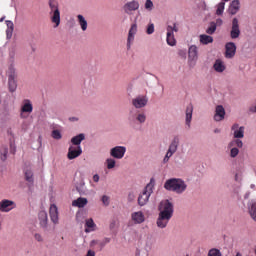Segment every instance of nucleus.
<instances>
[{"label":"nucleus","instance_id":"4","mask_svg":"<svg viewBox=\"0 0 256 256\" xmlns=\"http://www.w3.org/2000/svg\"><path fill=\"white\" fill-rule=\"evenodd\" d=\"M147 121V115L145 113L140 112L137 109H132L129 112L128 115V122L130 125H136V123H139L140 125H143Z\"/></svg>","mask_w":256,"mask_h":256},{"label":"nucleus","instance_id":"44","mask_svg":"<svg viewBox=\"0 0 256 256\" xmlns=\"http://www.w3.org/2000/svg\"><path fill=\"white\" fill-rule=\"evenodd\" d=\"M52 137H53V139H57V140L61 139V137H62L61 132L59 130H53Z\"/></svg>","mask_w":256,"mask_h":256},{"label":"nucleus","instance_id":"54","mask_svg":"<svg viewBox=\"0 0 256 256\" xmlns=\"http://www.w3.org/2000/svg\"><path fill=\"white\" fill-rule=\"evenodd\" d=\"M3 21H5V17H2V18L0 19V23H3Z\"/></svg>","mask_w":256,"mask_h":256},{"label":"nucleus","instance_id":"28","mask_svg":"<svg viewBox=\"0 0 256 256\" xmlns=\"http://www.w3.org/2000/svg\"><path fill=\"white\" fill-rule=\"evenodd\" d=\"M77 22L78 25H80L82 31H86L87 27H89V24L87 23V20L85 19L84 15H77Z\"/></svg>","mask_w":256,"mask_h":256},{"label":"nucleus","instance_id":"35","mask_svg":"<svg viewBox=\"0 0 256 256\" xmlns=\"http://www.w3.org/2000/svg\"><path fill=\"white\" fill-rule=\"evenodd\" d=\"M249 214L252 217L253 221L256 222V202H254L249 210Z\"/></svg>","mask_w":256,"mask_h":256},{"label":"nucleus","instance_id":"52","mask_svg":"<svg viewBox=\"0 0 256 256\" xmlns=\"http://www.w3.org/2000/svg\"><path fill=\"white\" fill-rule=\"evenodd\" d=\"M86 256H95V251L88 250Z\"/></svg>","mask_w":256,"mask_h":256},{"label":"nucleus","instance_id":"13","mask_svg":"<svg viewBox=\"0 0 256 256\" xmlns=\"http://www.w3.org/2000/svg\"><path fill=\"white\" fill-rule=\"evenodd\" d=\"M81 153H83L81 146H70L68 149L67 158L72 161V159H77V157H80Z\"/></svg>","mask_w":256,"mask_h":256},{"label":"nucleus","instance_id":"26","mask_svg":"<svg viewBox=\"0 0 256 256\" xmlns=\"http://www.w3.org/2000/svg\"><path fill=\"white\" fill-rule=\"evenodd\" d=\"M87 203H89L87 198L79 197L72 202V207H78L79 209H82L85 207V205H87Z\"/></svg>","mask_w":256,"mask_h":256},{"label":"nucleus","instance_id":"56","mask_svg":"<svg viewBox=\"0 0 256 256\" xmlns=\"http://www.w3.org/2000/svg\"><path fill=\"white\" fill-rule=\"evenodd\" d=\"M236 256H242V255H241V253L238 252V253L236 254Z\"/></svg>","mask_w":256,"mask_h":256},{"label":"nucleus","instance_id":"51","mask_svg":"<svg viewBox=\"0 0 256 256\" xmlns=\"http://www.w3.org/2000/svg\"><path fill=\"white\" fill-rule=\"evenodd\" d=\"M93 181H94L95 183H99V175H98V174H95V175L93 176Z\"/></svg>","mask_w":256,"mask_h":256},{"label":"nucleus","instance_id":"36","mask_svg":"<svg viewBox=\"0 0 256 256\" xmlns=\"http://www.w3.org/2000/svg\"><path fill=\"white\" fill-rule=\"evenodd\" d=\"M101 201H102L104 207H109V205L111 203V198L107 195H103L101 197Z\"/></svg>","mask_w":256,"mask_h":256},{"label":"nucleus","instance_id":"38","mask_svg":"<svg viewBox=\"0 0 256 256\" xmlns=\"http://www.w3.org/2000/svg\"><path fill=\"white\" fill-rule=\"evenodd\" d=\"M236 145V147H238L239 149L243 148V141L241 140V138H235V140H233L229 145L231 147V145Z\"/></svg>","mask_w":256,"mask_h":256},{"label":"nucleus","instance_id":"9","mask_svg":"<svg viewBox=\"0 0 256 256\" xmlns=\"http://www.w3.org/2000/svg\"><path fill=\"white\" fill-rule=\"evenodd\" d=\"M240 35H241V28L239 27V19L233 18L232 26L230 30V37L231 39H239Z\"/></svg>","mask_w":256,"mask_h":256},{"label":"nucleus","instance_id":"33","mask_svg":"<svg viewBox=\"0 0 256 256\" xmlns=\"http://www.w3.org/2000/svg\"><path fill=\"white\" fill-rule=\"evenodd\" d=\"M7 155H9V148H7V146H2L0 148V159H1V161H7Z\"/></svg>","mask_w":256,"mask_h":256},{"label":"nucleus","instance_id":"23","mask_svg":"<svg viewBox=\"0 0 256 256\" xmlns=\"http://www.w3.org/2000/svg\"><path fill=\"white\" fill-rule=\"evenodd\" d=\"M139 9V2L133 0L124 5V11L128 15L131 13V11H137Z\"/></svg>","mask_w":256,"mask_h":256},{"label":"nucleus","instance_id":"53","mask_svg":"<svg viewBox=\"0 0 256 256\" xmlns=\"http://www.w3.org/2000/svg\"><path fill=\"white\" fill-rule=\"evenodd\" d=\"M250 112H251V113H256V105L250 107Z\"/></svg>","mask_w":256,"mask_h":256},{"label":"nucleus","instance_id":"47","mask_svg":"<svg viewBox=\"0 0 256 256\" xmlns=\"http://www.w3.org/2000/svg\"><path fill=\"white\" fill-rule=\"evenodd\" d=\"M34 239H35L36 241H38L39 243H43V236H41V234H39V233H36V234L34 235Z\"/></svg>","mask_w":256,"mask_h":256},{"label":"nucleus","instance_id":"12","mask_svg":"<svg viewBox=\"0 0 256 256\" xmlns=\"http://www.w3.org/2000/svg\"><path fill=\"white\" fill-rule=\"evenodd\" d=\"M237 53V46L233 42H228L225 45V57L226 59H233Z\"/></svg>","mask_w":256,"mask_h":256},{"label":"nucleus","instance_id":"25","mask_svg":"<svg viewBox=\"0 0 256 256\" xmlns=\"http://www.w3.org/2000/svg\"><path fill=\"white\" fill-rule=\"evenodd\" d=\"M193 119V104L186 107V125L191 127V120Z\"/></svg>","mask_w":256,"mask_h":256},{"label":"nucleus","instance_id":"55","mask_svg":"<svg viewBox=\"0 0 256 256\" xmlns=\"http://www.w3.org/2000/svg\"><path fill=\"white\" fill-rule=\"evenodd\" d=\"M70 120H71V121H77V118L72 117V118H70Z\"/></svg>","mask_w":256,"mask_h":256},{"label":"nucleus","instance_id":"42","mask_svg":"<svg viewBox=\"0 0 256 256\" xmlns=\"http://www.w3.org/2000/svg\"><path fill=\"white\" fill-rule=\"evenodd\" d=\"M147 35H153L155 33V25L149 24L146 30Z\"/></svg>","mask_w":256,"mask_h":256},{"label":"nucleus","instance_id":"17","mask_svg":"<svg viewBox=\"0 0 256 256\" xmlns=\"http://www.w3.org/2000/svg\"><path fill=\"white\" fill-rule=\"evenodd\" d=\"M23 113H33V104H31V100L29 99L24 100V103L21 107L20 117L22 119H25V116L23 115Z\"/></svg>","mask_w":256,"mask_h":256},{"label":"nucleus","instance_id":"11","mask_svg":"<svg viewBox=\"0 0 256 256\" xmlns=\"http://www.w3.org/2000/svg\"><path fill=\"white\" fill-rule=\"evenodd\" d=\"M231 131H233L234 139H243L245 137V126H239L238 123H235L232 125Z\"/></svg>","mask_w":256,"mask_h":256},{"label":"nucleus","instance_id":"58","mask_svg":"<svg viewBox=\"0 0 256 256\" xmlns=\"http://www.w3.org/2000/svg\"><path fill=\"white\" fill-rule=\"evenodd\" d=\"M0 104H1V100H0Z\"/></svg>","mask_w":256,"mask_h":256},{"label":"nucleus","instance_id":"31","mask_svg":"<svg viewBox=\"0 0 256 256\" xmlns=\"http://www.w3.org/2000/svg\"><path fill=\"white\" fill-rule=\"evenodd\" d=\"M82 141H85V134H79L71 139L72 145H76L77 147H81Z\"/></svg>","mask_w":256,"mask_h":256},{"label":"nucleus","instance_id":"30","mask_svg":"<svg viewBox=\"0 0 256 256\" xmlns=\"http://www.w3.org/2000/svg\"><path fill=\"white\" fill-rule=\"evenodd\" d=\"M213 68L216 71V73H223V71H225L226 69L225 64L220 59H217L215 61Z\"/></svg>","mask_w":256,"mask_h":256},{"label":"nucleus","instance_id":"45","mask_svg":"<svg viewBox=\"0 0 256 256\" xmlns=\"http://www.w3.org/2000/svg\"><path fill=\"white\" fill-rule=\"evenodd\" d=\"M145 9H148L149 11H151V9H153V1L146 0V2H145Z\"/></svg>","mask_w":256,"mask_h":256},{"label":"nucleus","instance_id":"14","mask_svg":"<svg viewBox=\"0 0 256 256\" xmlns=\"http://www.w3.org/2000/svg\"><path fill=\"white\" fill-rule=\"evenodd\" d=\"M15 209V202L4 199L0 202V211L2 213H9V211Z\"/></svg>","mask_w":256,"mask_h":256},{"label":"nucleus","instance_id":"19","mask_svg":"<svg viewBox=\"0 0 256 256\" xmlns=\"http://www.w3.org/2000/svg\"><path fill=\"white\" fill-rule=\"evenodd\" d=\"M223 119H225V108L223 105H218L215 109L214 121H223Z\"/></svg>","mask_w":256,"mask_h":256},{"label":"nucleus","instance_id":"18","mask_svg":"<svg viewBox=\"0 0 256 256\" xmlns=\"http://www.w3.org/2000/svg\"><path fill=\"white\" fill-rule=\"evenodd\" d=\"M135 35H137V24H132L128 32L127 47L131 49V42L135 41Z\"/></svg>","mask_w":256,"mask_h":256},{"label":"nucleus","instance_id":"43","mask_svg":"<svg viewBox=\"0 0 256 256\" xmlns=\"http://www.w3.org/2000/svg\"><path fill=\"white\" fill-rule=\"evenodd\" d=\"M239 155V148L234 147L230 150V157L235 158Z\"/></svg>","mask_w":256,"mask_h":256},{"label":"nucleus","instance_id":"16","mask_svg":"<svg viewBox=\"0 0 256 256\" xmlns=\"http://www.w3.org/2000/svg\"><path fill=\"white\" fill-rule=\"evenodd\" d=\"M240 10H241V1L233 0L232 2H230L228 7L229 15H237L238 11Z\"/></svg>","mask_w":256,"mask_h":256},{"label":"nucleus","instance_id":"5","mask_svg":"<svg viewBox=\"0 0 256 256\" xmlns=\"http://www.w3.org/2000/svg\"><path fill=\"white\" fill-rule=\"evenodd\" d=\"M153 193V184L149 183L144 188L143 192L138 197V205L140 207H144V205H147L149 203V197H151V194Z\"/></svg>","mask_w":256,"mask_h":256},{"label":"nucleus","instance_id":"7","mask_svg":"<svg viewBox=\"0 0 256 256\" xmlns=\"http://www.w3.org/2000/svg\"><path fill=\"white\" fill-rule=\"evenodd\" d=\"M17 73L15 72V68L10 66L8 69V89L10 93H15L17 91Z\"/></svg>","mask_w":256,"mask_h":256},{"label":"nucleus","instance_id":"22","mask_svg":"<svg viewBox=\"0 0 256 256\" xmlns=\"http://www.w3.org/2000/svg\"><path fill=\"white\" fill-rule=\"evenodd\" d=\"M107 243H111V238H104L102 241H100V240H92L90 242V247H95L97 245L99 251H102L103 247H105V245H107Z\"/></svg>","mask_w":256,"mask_h":256},{"label":"nucleus","instance_id":"8","mask_svg":"<svg viewBox=\"0 0 256 256\" xmlns=\"http://www.w3.org/2000/svg\"><path fill=\"white\" fill-rule=\"evenodd\" d=\"M147 103H149V98L146 95H139L132 99V105L135 109H143V107H147Z\"/></svg>","mask_w":256,"mask_h":256},{"label":"nucleus","instance_id":"15","mask_svg":"<svg viewBox=\"0 0 256 256\" xmlns=\"http://www.w3.org/2000/svg\"><path fill=\"white\" fill-rule=\"evenodd\" d=\"M49 215H50V219H51L52 223H54V225H58L59 224V209L57 208V205L52 204L50 206Z\"/></svg>","mask_w":256,"mask_h":256},{"label":"nucleus","instance_id":"37","mask_svg":"<svg viewBox=\"0 0 256 256\" xmlns=\"http://www.w3.org/2000/svg\"><path fill=\"white\" fill-rule=\"evenodd\" d=\"M225 11V2H220L217 5L216 15H221Z\"/></svg>","mask_w":256,"mask_h":256},{"label":"nucleus","instance_id":"41","mask_svg":"<svg viewBox=\"0 0 256 256\" xmlns=\"http://www.w3.org/2000/svg\"><path fill=\"white\" fill-rule=\"evenodd\" d=\"M106 163H107V169H113V168H115V159H113V158H108L107 160H106Z\"/></svg>","mask_w":256,"mask_h":256},{"label":"nucleus","instance_id":"46","mask_svg":"<svg viewBox=\"0 0 256 256\" xmlns=\"http://www.w3.org/2000/svg\"><path fill=\"white\" fill-rule=\"evenodd\" d=\"M13 31H14V29H11V28H7L6 29V37H7V39H11L13 37Z\"/></svg>","mask_w":256,"mask_h":256},{"label":"nucleus","instance_id":"21","mask_svg":"<svg viewBox=\"0 0 256 256\" xmlns=\"http://www.w3.org/2000/svg\"><path fill=\"white\" fill-rule=\"evenodd\" d=\"M188 59L190 61H197L199 59V50L195 45H192L188 49Z\"/></svg>","mask_w":256,"mask_h":256},{"label":"nucleus","instance_id":"32","mask_svg":"<svg viewBox=\"0 0 256 256\" xmlns=\"http://www.w3.org/2000/svg\"><path fill=\"white\" fill-rule=\"evenodd\" d=\"M200 43L202 45H209V43H213V36H209L207 34H201Z\"/></svg>","mask_w":256,"mask_h":256},{"label":"nucleus","instance_id":"3","mask_svg":"<svg viewBox=\"0 0 256 256\" xmlns=\"http://www.w3.org/2000/svg\"><path fill=\"white\" fill-rule=\"evenodd\" d=\"M50 12V21L54 24V27L61 25V11L59 10V2L57 0H49L48 2Z\"/></svg>","mask_w":256,"mask_h":256},{"label":"nucleus","instance_id":"49","mask_svg":"<svg viewBox=\"0 0 256 256\" xmlns=\"http://www.w3.org/2000/svg\"><path fill=\"white\" fill-rule=\"evenodd\" d=\"M215 25H216V27L217 26L221 27V25H223V19H221V18L216 19Z\"/></svg>","mask_w":256,"mask_h":256},{"label":"nucleus","instance_id":"24","mask_svg":"<svg viewBox=\"0 0 256 256\" xmlns=\"http://www.w3.org/2000/svg\"><path fill=\"white\" fill-rule=\"evenodd\" d=\"M167 44L170 45V47H174L176 45L177 41L175 40V35H173V29L171 26L167 27V38H166Z\"/></svg>","mask_w":256,"mask_h":256},{"label":"nucleus","instance_id":"10","mask_svg":"<svg viewBox=\"0 0 256 256\" xmlns=\"http://www.w3.org/2000/svg\"><path fill=\"white\" fill-rule=\"evenodd\" d=\"M125 153H127V148H125V146H115L110 150V155L111 157H114V159H123Z\"/></svg>","mask_w":256,"mask_h":256},{"label":"nucleus","instance_id":"1","mask_svg":"<svg viewBox=\"0 0 256 256\" xmlns=\"http://www.w3.org/2000/svg\"><path fill=\"white\" fill-rule=\"evenodd\" d=\"M158 210L159 214L156 220L157 227H159V229H165L173 217V203H171L169 200H163L160 202Z\"/></svg>","mask_w":256,"mask_h":256},{"label":"nucleus","instance_id":"34","mask_svg":"<svg viewBox=\"0 0 256 256\" xmlns=\"http://www.w3.org/2000/svg\"><path fill=\"white\" fill-rule=\"evenodd\" d=\"M215 31H217V24H215V22H211L210 26L206 29V33L208 35H213Z\"/></svg>","mask_w":256,"mask_h":256},{"label":"nucleus","instance_id":"48","mask_svg":"<svg viewBox=\"0 0 256 256\" xmlns=\"http://www.w3.org/2000/svg\"><path fill=\"white\" fill-rule=\"evenodd\" d=\"M7 29H15V25L13 24V21L7 20L6 21Z\"/></svg>","mask_w":256,"mask_h":256},{"label":"nucleus","instance_id":"2","mask_svg":"<svg viewBox=\"0 0 256 256\" xmlns=\"http://www.w3.org/2000/svg\"><path fill=\"white\" fill-rule=\"evenodd\" d=\"M164 189L181 195V193L187 191V184L181 178H171L165 182Z\"/></svg>","mask_w":256,"mask_h":256},{"label":"nucleus","instance_id":"29","mask_svg":"<svg viewBox=\"0 0 256 256\" xmlns=\"http://www.w3.org/2000/svg\"><path fill=\"white\" fill-rule=\"evenodd\" d=\"M96 227L97 225L95 224L92 218L87 219L85 223V233H91V231H95Z\"/></svg>","mask_w":256,"mask_h":256},{"label":"nucleus","instance_id":"57","mask_svg":"<svg viewBox=\"0 0 256 256\" xmlns=\"http://www.w3.org/2000/svg\"><path fill=\"white\" fill-rule=\"evenodd\" d=\"M222 1H225V2H227V1H229V0H222Z\"/></svg>","mask_w":256,"mask_h":256},{"label":"nucleus","instance_id":"39","mask_svg":"<svg viewBox=\"0 0 256 256\" xmlns=\"http://www.w3.org/2000/svg\"><path fill=\"white\" fill-rule=\"evenodd\" d=\"M25 179L28 183H33V172L31 170L25 171Z\"/></svg>","mask_w":256,"mask_h":256},{"label":"nucleus","instance_id":"27","mask_svg":"<svg viewBox=\"0 0 256 256\" xmlns=\"http://www.w3.org/2000/svg\"><path fill=\"white\" fill-rule=\"evenodd\" d=\"M38 218H39L41 227H43V229H46L47 223L49 221V219L47 217V212L40 211L39 214H38Z\"/></svg>","mask_w":256,"mask_h":256},{"label":"nucleus","instance_id":"50","mask_svg":"<svg viewBox=\"0 0 256 256\" xmlns=\"http://www.w3.org/2000/svg\"><path fill=\"white\" fill-rule=\"evenodd\" d=\"M171 29H172V34L175 32L177 33V31H179V27H177V24L174 23L173 26H171Z\"/></svg>","mask_w":256,"mask_h":256},{"label":"nucleus","instance_id":"20","mask_svg":"<svg viewBox=\"0 0 256 256\" xmlns=\"http://www.w3.org/2000/svg\"><path fill=\"white\" fill-rule=\"evenodd\" d=\"M131 219L136 225H141V223H145V214L141 211L134 212L131 214Z\"/></svg>","mask_w":256,"mask_h":256},{"label":"nucleus","instance_id":"40","mask_svg":"<svg viewBox=\"0 0 256 256\" xmlns=\"http://www.w3.org/2000/svg\"><path fill=\"white\" fill-rule=\"evenodd\" d=\"M221 251L217 248H212L208 252V256H221Z\"/></svg>","mask_w":256,"mask_h":256},{"label":"nucleus","instance_id":"6","mask_svg":"<svg viewBox=\"0 0 256 256\" xmlns=\"http://www.w3.org/2000/svg\"><path fill=\"white\" fill-rule=\"evenodd\" d=\"M179 148V136H175L171 141L168 151L163 159V163H169V159L177 153V149Z\"/></svg>","mask_w":256,"mask_h":256}]
</instances>
